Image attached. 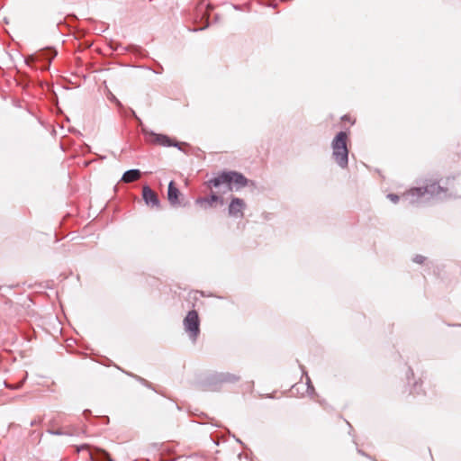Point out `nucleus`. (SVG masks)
Instances as JSON below:
<instances>
[{
    "label": "nucleus",
    "instance_id": "nucleus-1",
    "mask_svg": "<svg viewBox=\"0 0 461 461\" xmlns=\"http://www.w3.org/2000/svg\"><path fill=\"white\" fill-rule=\"evenodd\" d=\"M446 190L436 183L426 185L424 188L415 187L403 194V198L411 204L423 203L432 198H444Z\"/></svg>",
    "mask_w": 461,
    "mask_h": 461
},
{
    "label": "nucleus",
    "instance_id": "nucleus-2",
    "mask_svg": "<svg viewBox=\"0 0 461 461\" xmlns=\"http://www.w3.org/2000/svg\"><path fill=\"white\" fill-rule=\"evenodd\" d=\"M206 185L210 188L224 185L228 191H230L232 190L233 185L237 187L245 186L247 185V179L243 175L238 172H222L218 176L206 182Z\"/></svg>",
    "mask_w": 461,
    "mask_h": 461
},
{
    "label": "nucleus",
    "instance_id": "nucleus-3",
    "mask_svg": "<svg viewBox=\"0 0 461 461\" xmlns=\"http://www.w3.org/2000/svg\"><path fill=\"white\" fill-rule=\"evenodd\" d=\"M347 140V133L345 131H340L336 135L331 143L332 157L336 163L342 168H345L348 163Z\"/></svg>",
    "mask_w": 461,
    "mask_h": 461
},
{
    "label": "nucleus",
    "instance_id": "nucleus-4",
    "mask_svg": "<svg viewBox=\"0 0 461 461\" xmlns=\"http://www.w3.org/2000/svg\"><path fill=\"white\" fill-rule=\"evenodd\" d=\"M185 330L194 342L200 333V321L196 311H190L184 319Z\"/></svg>",
    "mask_w": 461,
    "mask_h": 461
},
{
    "label": "nucleus",
    "instance_id": "nucleus-5",
    "mask_svg": "<svg viewBox=\"0 0 461 461\" xmlns=\"http://www.w3.org/2000/svg\"><path fill=\"white\" fill-rule=\"evenodd\" d=\"M239 376L230 373H218L211 375L207 381V389L215 391L224 383H235Z\"/></svg>",
    "mask_w": 461,
    "mask_h": 461
},
{
    "label": "nucleus",
    "instance_id": "nucleus-6",
    "mask_svg": "<svg viewBox=\"0 0 461 461\" xmlns=\"http://www.w3.org/2000/svg\"><path fill=\"white\" fill-rule=\"evenodd\" d=\"M142 132L146 136V140L151 144L160 145L164 147L177 146V142L173 141L168 136L155 133L142 128Z\"/></svg>",
    "mask_w": 461,
    "mask_h": 461
},
{
    "label": "nucleus",
    "instance_id": "nucleus-7",
    "mask_svg": "<svg viewBox=\"0 0 461 461\" xmlns=\"http://www.w3.org/2000/svg\"><path fill=\"white\" fill-rule=\"evenodd\" d=\"M246 208L245 202L238 197H233L229 205V214L235 218H242L243 211Z\"/></svg>",
    "mask_w": 461,
    "mask_h": 461
},
{
    "label": "nucleus",
    "instance_id": "nucleus-8",
    "mask_svg": "<svg viewBox=\"0 0 461 461\" xmlns=\"http://www.w3.org/2000/svg\"><path fill=\"white\" fill-rule=\"evenodd\" d=\"M142 197L148 205L157 208L159 207V200L158 194L149 186H143Z\"/></svg>",
    "mask_w": 461,
    "mask_h": 461
},
{
    "label": "nucleus",
    "instance_id": "nucleus-9",
    "mask_svg": "<svg viewBox=\"0 0 461 461\" xmlns=\"http://www.w3.org/2000/svg\"><path fill=\"white\" fill-rule=\"evenodd\" d=\"M221 202V203H223V201L216 194H212L209 197H200L198 198L195 203L196 204H199L202 208L207 209L209 207H212L213 203L216 202Z\"/></svg>",
    "mask_w": 461,
    "mask_h": 461
},
{
    "label": "nucleus",
    "instance_id": "nucleus-10",
    "mask_svg": "<svg viewBox=\"0 0 461 461\" xmlns=\"http://www.w3.org/2000/svg\"><path fill=\"white\" fill-rule=\"evenodd\" d=\"M180 194L179 190L175 186L173 181L168 185L167 199L172 205L179 204L178 195Z\"/></svg>",
    "mask_w": 461,
    "mask_h": 461
},
{
    "label": "nucleus",
    "instance_id": "nucleus-11",
    "mask_svg": "<svg viewBox=\"0 0 461 461\" xmlns=\"http://www.w3.org/2000/svg\"><path fill=\"white\" fill-rule=\"evenodd\" d=\"M140 176L141 173L139 169H131L123 174L122 180L124 183H131L138 180L140 177Z\"/></svg>",
    "mask_w": 461,
    "mask_h": 461
},
{
    "label": "nucleus",
    "instance_id": "nucleus-12",
    "mask_svg": "<svg viewBox=\"0 0 461 461\" xmlns=\"http://www.w3.org/2000/svg\"><path fill=\"white\" fill-rule=\"evenodd\" d=\"M49 432L53 435H72L73 433L66 432L62 429H50Z\"/></svg>",
    "mask_w": 461,
    "mask_h": 461
},
{
    "label": "nucleus",
    "instance_id": "nucleus-13",
    "mask_svg": "<svg viewBox=\"0 0 461 461\" xmlns=\"http://www.w3.org/2000/svg\"><path fill=\"white\" fill-rule=\"evenodd\" d=\"M387 197L393 203H396L400 197L397 195V194H389L387 195Z\"/></svg>",
    "mask_w": 461,
    "mask_h": 461
},
{
    "label": "nucleus",
    "instance_id": "nucleus-14",
    "mask_svg": "<svg viewBox=\"0 0 461 461\" xmlns=\"http://www.w3.org/2000/svg\"><path fill=\"white\" fill-rule=\"evenodd\" d=\"M425 258L423 256H420V255H417L413 261L416 262V263H419V264H421L423 261H424Z\"/></svg>",
    "mask_w": 461,
    "mask_h": 461
},
{
    "label": "nucleus",
    "instance_id": "nucleus-15",
    "mask_svg": "<svg viewBox=\"0 0 461 461\" xmlns=\"http://www.w3.org/2000/svg\"><path fill=\"white\" fill-rule=\"evenodd\" d=\"M83 450H88V446L87 445H82V446L77 447V452H80V451H83Z\"/></svg>",
    "mask_w": 461,
    "mask_h": 461
},
{
    "label": "nucleus",
    "instance_id": "nucleus-16",
    "mask_svg": "<svg viewBox=\"0 0 461 461\" xmlns=\"http://www.w3.org/2000/svg\"><path fill=\"white\" fill-rule=\"evenodd\" d=\"M102 456H103L104 460H105V461H112V460L110 459V456H109L108 453H106V452H102Z\"/></svg>",
    "mask_w": 461,
    "mask_h": 461
},
{
    "label": "nucleus",
    "instance_id": "nucleus-17",
    "mask_svg": "<svg viewBox=\"0 0 461 461\" xmlns=\"http://www.w3.org/2000/svg\"><path fill=\"white\" fill-rule=\"evenodd\" d=\"M132 115L136 118V120L139 122L140 124H142L141 120L136 115L134 111H131Z\"/></svg>",
    "mask_w": 461,
    "mask_h": 461
},
{
    "label": "nucleus",
    "instance_id": "nucleus-18",
    "mask_svg": "<svg viewBox=\"0 0 461 461\" xmlns=\"http://www.w3.org/2000/svg\"><path fill=\"white\" fill-rule=\"evenodd\" d=\"M306 378H307V384L310 386V383H311L310 378L308 376H306Z\"/></svg>",
    "mask_w": 461,
    "mask_h": 461
},
{
    "label": "nucleus",
    "instance_id": "nucleus-19",
    "mask_svg": "<svg viewBox=\"0 0 461 461\" xmlns=\"http://www.w3.org/2000/svg\"><path fill=\"white\" fill-rule=\"evenodd\" d=\"M88 454H89V456H90L91 459H92V460H95V459H94L93 455H92L90 452H89Z\"/></svg>",
    "mask_w": 461,
    "mask_h": 461
},
{
    "label": "nucleus",
    "instance_id": "nucleus-20",
    "mask_svg": "<svg viewBox=\"0 0 461 461\" xmlns=\"http://www.w3.org/2000/svg\"><path fill=\"white\" fill-rule=\"evenodd\" d=\"M176 147H177V149H181V147H180V146H178V145H177Z\"/></svg>",
    "mask_w": 461,
    "mask_h": 461
},
{
    "label": "nucleus",
    "instance_id": "nucleus-21",
    "mask_svg": "<svg viewBox=\"0 0 461 461\" xmlns=\"http://www.w3.org/2000/svg\"><path fill=\"white\" fill-rule=\"evenodd\" d=\"M176 147H177V149H181V147H180V146H178V145H177Z\"/></svg>",
    "mask_w": 461,
    "mask_h": 461
}]
</instances>
